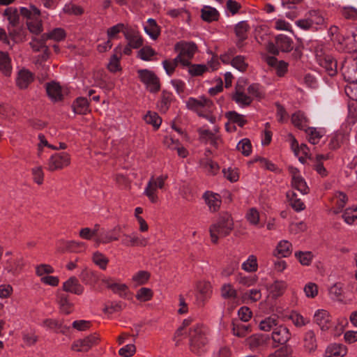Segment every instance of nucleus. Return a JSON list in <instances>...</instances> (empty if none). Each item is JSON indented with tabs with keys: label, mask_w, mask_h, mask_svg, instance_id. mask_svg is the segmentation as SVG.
<instances>
[{
	"label": "nucleus",
	"mask_w": 357,
	"mask_h": 357,
	"mask_svg": "<svg viewBox=\"0 0 357 357\" xmlns=\"http://www.w3.org/2000/svg\"><path fill=\"white\" fill-rule=\"evenodd\" d=\"M234 229V221L228 213H221L216 222L209 228L210 236L213 243H217L219 238L228 236Z\"/></svg>",
	"instance_id": "nucleus-1"
},
{
	"label": "nucleus",
	"mask_w": 357,
	"mask_h": 357,
	"mask_svg": "<svg viewBox=\"0 0 357 357\" xmlns=\"http://www.w3.org/2000/svg\"><path fill=\"white\" fill-rule=\"evenodd\" d=\"M190 350L198 355L206 351L208 343L206 329L200 324L192 326L189 331Z\"/></svg>",
	"instance_id": "nucleus-2"
},
{
	"label": "nucleus",
	"mask_w": 357,
	"mask_h": 357,
	"mask_svg": "<svg viewBox=\"0 0 357 357\" xmlns=\"http://www.w3.org/2000/svg\"><path fill=\"white\" fill-rule=\"evenodd\" d=\"M294 49V41L292 38L284 35L279 34L275 38V43H268L267 50L268 52L278 55L280 52H289Z\"/></svg>",
	"instance_id": "nucleus-3"
},
{
	"label": "nucleus",
	"mask_w": 357,
	"mask_h": 357,
	"mask_svg": "<svg viewBox=\"0 0 357 357\" xmlns=\"http://www.w3.org/2000/svg\"><path fill=\"white\" fill-rule=\"evenodd\" d=\"M341 71L346 81L357 82V54L350 55L344 59Z\"/></svg>",
	"instance_id": "nucleus-4"
},
{
	"label": "nucleus",
	"mask_w": 357,
	"mask_h": 357,
	"mask_svg": "<svg viewBox=\"0 0 357 357\" xmlns=\"http://www.w3.org/2000/svg\"><path fill=\"white\" fill-rule=\"evenodd\" d=\"M137 73L141 82L145 84L148 91L153 93L160 91V79L154 73L147 69H143L139 70Z\"/></svg>",
	"instance_id": "nucleus-5"
},
{
	"label": "nucleus",
	"mask_w": 357,
	"mask_h": 357,
	"mask_svg": "<svg viewBox=\"0 0 357 357\" xmlns=\"http://www.w3.org/2000/svg\"><path fill=\"white\" fill-rule=\"evenodd\" d=\"M187 107L198 114L200 116H205L204 112L211 111L213 102L201 96L199 98H189L186 102Z\"/></svg>",
	"instance_id": "nucleus-6"
},
{
	"label": "nucleus",
	"mask_w": 357,
	"mask_h": 357,
	"mask_svg": "<svg viewBox=\"0 0 357 357\" xmlns=\"http://www.w3.org/2000/svg\"><path fill=\"white\" fill-rule=\"evenodd\" d=\"M99 336L96 333L91 334L83 339H78L72 344L71 349L78 352H86L99 342Z\"/></svg>",
	"instance_id": "nucleus-7"
},
{
	"label": "nucleus",
	"mask_w": 357,
	"mask_h": 357,
	"mask_svg": "<svg viewBox=\"0 0 357 357\" xmlns=\"http://www.w3.org/2000/svg\"><path fill=\"white\" fill-rule=\"evenodd\" d=\"M70 162V155L67 153H55L49 159L47 169L51 172L61 169L69 165Z\"/></svg>",
	"instance_id": "nucleus-8"
},
{
	"label": "nucleus",
	"mask_w": 357,
	"mask_h": 357,
	"mask_svg": "<svg viewBox=\"0 0 357 357\" xmlns=\"http://www.w3.org/2000/svg\"><path fill=\"white\" fill-rule=\"evenodd\" d=\"M271 337L273 342L283 345L290 340L291 333L285 326L278 325L273 328Z\"/></svg>",
	"instance_id": "nucleus-9"
},
{
	"label": "nucleus",
	"mask_w": 357,
	"mask_h": 357,
	"mask_svg": "<svg viewBox=\"0 0 357 357\" xmlns=\"http://www.w3.org/2000/svg\"><path fill=\"white\" fill-rule=\"evenodd\" d=\"M197 50V45L193 42L181 41L175 45V50L179 52L188 61L194 56Z\"/></svg>",
	"instance_id": "nucleus-10"
},
{
	"label": "nucleus",
	"mask_w": 357,
	"mask_h": 357,
	"mask_svg": "<svg viewBox=\"0 0 357 357\" xmlns=\"http://www.w3.org/2000/svg\"><path fill=\"white\" fill-rule=\"evenodd\" d=\"M314 319L322 331H326L332 326L331 315L325 310H318L314 314Z\"/></svg>",
	"instance_id": "nucleus-11"
},
{
	"label": "nucleus",
	"mask_w": 357,
	"mask_h": 357,
	"mask_svg": "<svg viewBox=\"0 0 357 357\" xmlns=\"http://www.w3.org/2000/svg\"><path fill=\"white\" fill-rule=\"evenodd\" d=\"M120 231V228L115 227L111 230H105L101 229L100 233V237L95 238L96 246H98L100 243H109L114 241L119 240V236L116 232Z\"/></svg>",
	"instance_id": "nucleus-12"
},
{
	"label": "nucleus",
	"mask_w": 357,
	"mask_h": 357,
	"mask_svg": "<svg viewBox=\"0 0 357 357\" xmlns=\"http://www.w3.org/2000/svg\"><path fill=\"white\" fill-rule=\"evenodd\" d=\"M147 240L142 236H139L136 233H132L131 234H126L123 235V238L121 241V243L128 247H134V246H146L147 245Z\"/></svg>",
	"instance_id": "nucleus-13"
},
{
	"label": "nucleus",
	"mask_w": 357,
	"mask_h": 357,
	"mask_svg": "<svg viewBox=\"0 0 357 357\" xmlns=\"http://www.w3.org/2000/svg\"><path fill=\"white\" fill-rule=\"evenodd\" d=\"M62 288L63 291L76 295L82 294L84 289V287L79 283L78 279L75 276L70 277L63 282Z\"/></svg>",
	"instance_id": "nucleus-14"
},
{
	"label": "nucleus",
	"mask_w": 357,
	"mask_h": 357,
	"mask_svg": "<svg viewBox=\"0 0 357 357\" xmlns=\"http://www.w3.org/2000/svg\"><path fill=\"white\" fill-rule=\"evenodd\" d=\"M303 344L305 351L312 354L316 351L317 348V343L314 331L308 330L304 333Z\"/></svg>",
	"instance_id": "nucleus-15"
},
{
	"label": "nucleus",
	"mask_w": 357,
	"mask_h": 357,
	"mask_svg": "<svg viewBox=\"0 0 357 357\" xmlns=\"http://www.w3.org/2000/svg\"><path fill=\"white\" fill-rule=\"evenodd\" d=\"M33 81V75L29 70L22 69L18 72L16 84L20 89H26Z\"/></svg>",
	"instance_id": "nucleus-16"
},
{
	"label": "nucleus",
	"mask_w": 357,
	"mask_h": 357,
	"mask_svg": "<svg viewBox=\"0 0 357 357\" xmlns=\"http://www.w3.org/2000/svg\"><path fill=\"white\" fill-rule=\"evenodd\" d=\"M318 63L326 70L328 75L334 76L337 74V63L331 55L326 56L324 59L318 62Z\"/></svg>",
	"instance_id": "nucleus-17"
},
{
	"label": "nucleus",
	"mask_w": 357,
	"mask_h": 357,
	"mask_svg": "<svg viewBox=\"0 0 357 357\" xmlns=\"http://www.w3.org/2000/svg\"><path fill=\"white\" fill-rule=\"evenodd\" d=\"M124 36L130 45L134 49L139 48L143 45V38L139 33L135 30L130 29L124 31Z\"/></svg>",
	"instance_id": "nucleus-18"
},
{
	"label": "nucleus",
	"mask_w": 357,
	"mask_h": 357,
	"mask_svg": "<svg viewBox=\"0 0 357 357\" xmlns=\"http://www.w3.org/2000/svg\"><path fill=\"white\" fill-rule=\"evenodd\" d=\"M121 56V45H119L114 49V54L112 55L107 65V68L110 72L116 73L121 70L119 61Z\"/></svg>",
	"instance_id": "nucleus-19"
},
{
	"label": "nucleus",
	"mask_w": 357,
	"mask_h": 357,
	"mask_svg": "<svg viewBox=\"0 0 357 357\" xmlns=\"http://www.w3.org/2000/svg\"><path fill=\"white\" fill-rule=\"evenodd\" d=\"M292 245L288 241H281L278 243L273 255L277 257H287L292 252Z\"/></svg>",
	"instance_id": "nucleus-20"
},
{
	"label": "nucleus",
	"mask_w": 357,
	"mask_h": 357,
	"mask_svg": "<svg viewBox=\"0 0 357 357\" xmlns=\"http://www.w3.org/2000/svg\"><path fill=\"white\" fill-rule=\"evenodd\" d=\"M203 197L211 211L215 212L219 209L221 204V201L219 199V195L207 191L204 194Z\"/></svg>",
	"instance_id": "nucleus-21"
},
{
	"label": "nucleus",
	"mask_w": 357,
	"mask_h": 357,
	"mask_svg": "<svg viewBox=\"0 0 357 357\" xmlns=\"http://www.w3.org/2000/svg\"><path fill=\"white\" fill-rule=\"evenodd\" d=\"M73 111L78 114H86L89 112V103L86 98L79 97L73 103Z\"/></svg>",
	"instance_id": "nucleus-22"
},
{
	"label": "nucleus",
	"mask_w": 357,
	"mask_h": 357,
	"mask_svg": "<svg viewBox=\"0 0 357 357\" xmlns=\"http://www.w3.org/2000/svg\"><path fill=\"white\" fill-rule=\"evenodd\" d=\"M144 193L152 203L158 202V188L155 186L153 176L149 179Z\"/></svg>",
	"instance_id": "nucleus-23"
},
{
	"label": "nucleus",
	"mask_w": 357,
	"mask_h": 357,
	"mask_svg": "<svg viewBox=\"0 0 357 357\" xmlns=\"http://www.w3.org/2000/svg\"><path fill=\"white\" fill-rule=\"evenodd\" d=\"M12 71L11 59L7 52L0 51V72L10 76Z\"/></svg>",
	"instance_id": "nucleus-24"
},
{
	"label": "nucleus",
	"mask_w": 357,
	"mask_h": 357,
	"mask_svg": "<svg viewBox=\"0 0 357 357\" xmlns=\"http://www.w3.org/2000/svg\"><path fill=\"white\" fill-rule=\"evenodd\" d=\"M144 31L153 40H156L160 34V28L154 19L149 18L144 26Z\"/></svg>",
	"instance_id": "nucleus-25"
},
{
	"label": "nucleus",
	"mask_w": 357,
	"mask_h": 357,
	"mask_svg": "<svg viewBox=\"0 0 357 357\" xmlns=\"http://www.w3.org/2000/svg\"><path fill=\"white\" fill-rule=\"evenodd\" d=\"M287 198L289 205L297 212L301 211L305 209V205L300 198L298 197L297 194L294 191H288L287 192Z\"/></svg>",
	"instance_id": "nucleus-26"
},
{
	"label": "nucleus",
	"mask_w": 357,
	"mask_h": 357,
	"mask_svg": "<svg viewBox=\"0 0 357 357\" xmlns=\"http://www.w3.org/2000/svg\"><path fill=\"white\" fill-rule=\"evenodd\" d=\"M47 96L53 100L58 101L62 99L61 88L56 82L47 83L46 84Z\"/></svg>",
	"instance_id": "nucleus-27"
},
{
	"label": "nucleus",
	"mask_w": 357,
	"mask_h": 357,
	"mask_svg": "<svg viewBox=\"0 0 357 357\" xmlns=\"http://www.w3.org/2000/svg\"><path fill=\"white\" fill-rule=\"evenodd\" d=\"M56 301L63 313L68 314L71 312L73 303L70 301L68 295L63 293L58 294Z\"/></svg>",
	"instance_id": "nucleus-28"
},
{
	"label": "nucleus",
	"mask_w": 357,
	"mask_h": 357,
	"mask_svg": "<svg viewBox=\"0 0 357 357\" xmlns=\"http://www.w3.org/2000/svg\"><path fill=\"white\" fill-rule=\"evenodd\" d=\"M292 186L300 191L303 195H306L309 192V188L306 182L302 176L296 173L294 174L291 181Z\"/></svg>",
	"instance_id": "nucleus-29"
},
{
	"label": "nucleus",
	"mask_w": 357,
	"mask_h": 357,
	"mask_svg": "<svg viewBox=\"0 0 357 357\" xmlns=\"http://www.w3.org/2000/svg\"><path fill=\"white\" fill-rule=\"evenodd\" d=\"M266 340L263 335L255 334L245 340L246 345H248L250 349L255 350L265 344Z\"/></svg>",
	"instance_id": "nucleus-30"
},
{
	"label": "nucleus",
	"mask_w": 357,
	"mask_h": 357,
	"mask_svg": "<svg viewBox=\"0 0 357 357\" xmlns=\"http://www.w3.org/2000/svg\"><path fill=\"white\" fill-rule=\"evenodd\" d=\"M307 119L305 116L304 113L301 111H298L294 113L291 116V123L294 126L300 130H305L307 128L306 123Z\"/></svg>",
	"instance_id": "nucleus-31"
},
{
	"label": "nucleus",
	"mask_w": 357,
	"mask_h": 357,
	"mask_svg": "<svg viewBox=\"0 0 357 357\" xmlns=\"http://www.w3.org/2000/svg\"><path fill=\"white\" fill-rule=\"evenodd\" d=\"M173 95L171 92L163 91L161 95V98L158 102V107L162 112H166L172 101Z\"/></svg>",
	"instance_id": "nucleus-32"
},
{
	"label": "nucleus",
	"mask_w": 357,
	"mask_h": 357,
	"mask_svg": "<svg viewBox=\"0 0 357 357\" xmlns=\"http://www.w3.org/2000/svg\"><path fill=\"white\" fill-rule=\"evenodd\" d=\"M24 266V261L22 258H17L13 260H8L5 269L12 274L18 273Z\"/></svg>",
	"instance_id": "nucleus-33"
},
{
	"label": "nucleus",
	"mask_w": 357,
	"mask_h": 357,
	"mask_svg": "<svg viewBox=\"0 0 357 357\" xmlns=\"http://www.w3.org/2000/svg\"><path fill=\"white\" fill-rule=\"evenodd\" d=\"M219 13L215 8L206 6L202 10V18L204 21L211 22L218 20Z\"/></svg>",
	"instance_id": "nucleus-34"
},
{
	"label": "nucleus",
	"mask_w": 357,
	"mask_h": 357,
	"mask_svg": "<svg viewBox=\"0 0 357 357\" xmlns=\"http://www.w3.org/2000/svg\"><path fill=\"white\" fill-rule=\"evenodd\" d=\"M107 288L110 289L114 294H118L121 298H126L128 293V287L125 284L107 282Z\"/></svg>",
	"instance_id": "nucleus-35"
},
{
	"label": "nucleus",
	"mask_w": 357,
	"mask_h": 357,
	"mask_svg": "<svg viewBox=\"0 0 357 357\" xmlns=\"http://www.w3.org/2000/svg\"><path fill=\"white\" fill-rule=\"evenodd\" d=\"M199 295L197 296L202 302H204L209 297L211 293V285L209 282H204L199 283L197 286Z\"/></svg>",
	"instance_id": "nucleus-36"
},
{
	"label": "nucleus",
	"mask_w": 357,
	"mask_h": 357,
	"mask_svg": "<svg viewBox=\"0 0 357 357\" xmlns=\"http://www.w3.org/2000/svg\"><path fill=\"white\" fill-rule=\"evenodd\" d=\"M249 30V25L246 22H238L235 26V33L239 42H243L247 38V32Z\"/></svg>",
	"instance_id": "nucleus-37"
},
{
	"label": "nucleus",
	"mask_w": 357,
	"mask_h": 357,
	"mask_svg": "<svg viewBox=\"0 0 357 357\" xmlns=\"http://www.w3.org/2000/svg\"><path fill=\"white\" fill-rule=\"evenodd\" d=\"M4 15L8 17L9 24L12 26H16L19 24L20 17L17 9L10 7L5 10Z\"/></svg>",
	"instance_id": "nucleus-38"
},
{
	"label": "nucleus",
	"mask_w": 357,
	"mask_h": 357,
	"mask_svg": "<svg viewBox=\"0 0 357 357\" xmlns=\"http://www.w3.org/2000/svg\"><path fill=\"white\" fill-rule=\"evenodd\" d=\"M278 319L274 317H268L259 323V327L261 331H270L278 326Z\"/></svg>",
	"instance_id": "nucleus-39"
},
{
	"label": "nucleus",
	"mask_w": 357,
	"mask_h": 357,
	"mask_svg": "<svg viewBox=\"0 0 357 357\" xmlns=\"http://www.w3.org/2000/svg\"><path fill=\"white\" fill-rule=\"evenodd\" d=\"M232 325L233 334L237 337H245L249 332L251 331L250 326L249 324L232 323Z\"/></svg>",
	"instance_id": "nucleus-40"
},
{
	"label": "nucleus",
	"mask_w": 357,
	"mask_h": 357,
	"mask_svg": "<svg viewBox=\"0 0 357 357\" xmlns=\"http://www.w3.org/2000/svg\"><path fill=\"white\" fill-rule=\"evenodd\" d=\"M305 132L308 135L309 142L312 144H318L321 138L323 137L322 132L315 128H307Z\"/></svg>",
	"instance_id": "nucleus-41"
},
{
	"label": "nucleus",
	"mask_w": 357,
	"mask_h": 357,
	"mask_svg": "<svg viewBox=\"0 0 357 357\" xmlns=\"http://www.w3.org/2000/svg\"><path fill=\"white\" fill-rule=\"evenodd\" d=\"M144 120L146 123L152 125L156 129L160 127L162 122L161 118L156 112L150 111L144 116Z\"/></svg>",
	"instance_id": "nucleus-42"
},
{
	"label": "nucleus",
	"mask_w": 357,
	"mask_h": 357,
	"mask_svg": "<svg viewBox=\"0 0 357 357\" xmlns=\"http://www.w3.org/2000/svg\"><path fill=\"white\" fill-rule=\"evenodd\" d=\"M186 67H188V73L192 77L201 76L208 70V67L204 64H192L190 62Z\"/></svg>",
	"instance_id": "nucleus-43"
},
{
	"label": "nucleus",
	"mask_w": 357,
	"mask_h": 357,
	"mask_svg": "<svg viewBox=\"0 0 357 357\" xmlns=\"http://www.w3.org/2000/svg\"><path fill=\"white\" fill-rule=\"evenodd\" d=\"M287 287L284 281H275L269 287V290L273 296H280L282 295Z\"/></svg>",
	"instance_id": "nucleus-44"
},
{
	"label": "nucleus",
	"mask_w": 357,
	"mask_h": 357,
	"mask_svg": "<svg viewBox=\"0 0 357 357\" xmlns=\"http://www.w3.org/2000/svg\"><path fill=\"white\" fill-rule=\"evenodd\" d=\"M47 40L51 39L56 41H60L66 38V32L61 28H56L47 33H44V38Z\"/></svg>",
	"instance_id": "nucleus-45"
},
{
	"label": "nucleus",
	"mask_w": 357,
	"mask_h": 357,
	"mask_svg": "<svg viewBox=\"0 0 357 357\" xmlns=\"http://www.w3.org/2000/svg\"><path fill=\"white\" fill-rule=\"evenodd\" d=\"M226 117L228 118L230 121L238 124L240 127H243L247 122L243 115L240 114L235 111L227 112Z\"/></svg>",
	"instance_id": "nucleus-46"
},
{
	"label": "nucleus",
	"mask_w": 357,
	"mask_h": 357,
	"mask_svg": "<svg viewBox=\"0 0 357 357\" xmlns=\"http://www.w3.org/2000/svg\"><path fill=\"white\" fill-rule=\"evenodd\" d=\"M199 140L203 143H208L215 135V132H218V128H215L214 132L204 128H200L197 130Z\"/></svg>",
	"instance_id": "nucleus-47"
},
{
	"label": "nucleus",
	"mask_w": 357,
	"mask_h": 357,
	"mask_svg": "<svg viewBox=\"0 0 357 357\" xmlns=\"http://www.w3.org/2000/svg\"><path fill=\"white\" fill-rule=\"evenodd\" d=\"M307 16L312 25H323L325 23V19L319 10H311L307 13Z\"/></svg>",
	"instance_id": "nucleus-48"
},
{
	"label": "nucleus",
	"mask_w": 357,
	"mask_h": 357,
	"mask_svg": "<svg viewBox=\"0 0 357 357\" xmlns=\"http://www.w3.org/2000/svg\"><path fill=\"white\" fill-rule=\"evenodd\" d=\"M233 100L239 105L243 106L250 105L252 101L250 96H247L243 92L236 91L233 96Z\"/></svg>",
	"instance_id": "nucleus-49"
},
{
	"label": "nucleus",
	"mask_w": 357,
	"mask_h": 357,
	"mask_svg": "<svg viewBox=\"0 0 357 357\" xmlns=\"http://www.w3.org/2000/svg\"><path fill=\"white\" fill-rule=\"evenodd\" d=\"M257 257L255 255H250L242 264V268L247 272H255L257 270Z\"/></svg>",
	"instance_id": "nucleus-50"
},
{
	"label": "nucleus",
	"mask_w": 357,
	"mask_h": 357,
	"mask_svg": "<svg viewBox=\"0 0 357 357\" xmlns=\"http://www.w3.org/2000/svg\"><path fill=\"white\" fill-rule=\"evenodd\" d=\"M237 149L245 156H248L252 152V145L250 139L244 138L236 146Z\"/></svg>",
	"instance_id": "nucleus-51"
},
{
	"label": "nucleus",
	"mask_w": 357,
	"mask_h": 357,
	"mask_svg": "<svg viewBox=\"0 0 357 357\" xmlns=\"http://www.w3.org/2000/svg\"><path fill=\"white\" fill-rule=\"evenodd\" d=\"M335 197L337 199L336 201V207L334 208L333 212L336 214L339 213L342 209L344 207L346 203L347 202L348 198L346 194L342 192H337L335 194Z\"/></svg>",
	"instance_id": "nucleus-52"
},
{
	"label": "nucleus",
	"mask_w": 357,
	"mask_h": 357,
	"mask_svg": "<svg viewBox=\"0 0 357 357\" xmlns=\"http://www.w3.org/2000/svg\"><path fill=\"white\" fill-rule=\"evenodd\" d=\"M126 307V303L121 301H112L109 303L104 308L105 312L112 314L114 312H120Z\"/></svg>",
	"instance_id": "nucleus-53"
},
{
	"label": "nucleus",
	"mask_w": 357,
	"mask_h": 357,
	"mask_svg": "<svg viewBox=\"0 0 357 357\" xmlns=\"http://www.w3.org/2000/svg\"><path fill=\"white\" fill-rule=\"evenodd\" d=\"M221 296L226 299L236 298L237 292L231 284H225L221 287Z\"/></svg>",
	"instance_id": "nucleus-54"
},
{
	"label": "nucleus",
	"mask_w": 357,
	"mask_h": 357,
	"mask_svg": "<svg viewBox=\"0 0 357 357\" xmlns=\"http://www.w3.org/2000/svg\"><path fill=\"white\" fill-rule=\"evenodd\" d=\"M231 65L241 72H244L248 68V63L243 56H236L231 61Z\"/></svg>",
	"instance_id": "nucleus-55"
},
{
	"label": "nucleus",
	"mask_w": 357,
	"mask_h": 357,
	"mask_svg": "<svg viewBox=\"0 0 357 357\" xmlns=\"http://www.w3.org/2000/svg\"><path fill=\"white\" fill-rule=\"evenodd\" d=\"M46 40L43 34L40 38H33L29 44L34 52L43 51L45 47H47L45 45Z\"/></svg>",
	"instance_id": "nucleus-56"
},
{
	"label": "nucleus",
	"mask_w": 357,
	"mask_h": 357,
	"mask_svg": "<svg viewBox=\"0 0 357 357\" xmlns=\"http://www.w3.org/2000/svg\"><path fill=\"white\" fill-rule=\"evenodd\" d=\"M342 216L347 224H352L357 219V207L347 208Z\"/></svg>",
	"instance_id": "nucleus-57"
},
{
	"label": "nucleus",
	"mask_w": 357,
	"mask_h": 357,
	"mask_svg": "<svg viewBox=\"0 0 357 357\" xmlns=\"http://www.w3.org/2000/svg\"><path fill=\"white\" fill-rule=\"evenodd\" d=\"M93 261L102 270L106 269L107 265L109 262V259L103 254L99 252H96L93 254Z\"/></svg>",
	"instance_id": "nucleus-58"
},
{
	"label": "nucleus",
	"mask_w": 357,
	"mask_h": 357,
	"mask_svg": "<svg viewBox=\"0 0 357 357\" xmlns=\"http://www.w3.org/2000/svg\"><path fill=\"white\" fill-rule=\"evenodd\" d=\"M248 92L250 95L261 99L264 96L263 87L259 84H252L248 88Z\"/></svg>",
	"instance_id": "nucleus-59"
},
{
	"label": "nucleus",
	"mask_w": 357,
	"mask_h": 357,
	"mask_svg": "<svg viewBox=\"0 0 357 357\" xmlns=\"http://www.w3.org/2000/svg\"><path fill=\"white\" fill-rule=\"evenodd\" d=\"M153 297L152 290L149 288L142 287L136 294V298L140 301H148Z\"/></svg>",
	"instance_id": "nucleus-60"
},
{
	"label": "nucleus",
	"mask_w": 357,
	"mask_h": 357,
	"mask_svg": "<svg viewBox=\"0 0 357 357\" xmlns=\"http://www.w3.org/2000/svg\"><path fill=\"white\" fill-rule=\"evenodd\" d=\"M150 278V273L146 271H139L132 276V281L137 284H145Z\"/></svg>",
	"instance_id": "nucleus-61"
},
{
	"label": "nucleus",
	"mask_w": 357,
	"mask_h": 357,
	"mask_svg": "<svg viewBox=\"0 0 357 357\" xmlns=\"http://www.w3.org/2000/svg\"><path fill=\"white\" fill-rule=\"evenodd\" d=\"M342 15L347 20H357V8L352 6H345L341 10Z\"/></svg>",
	"instance_id": "nucleus-62"
},
{
	"label": "nucleus",
	"mask_w": 357,
	"mask_h": 357,
	"mask_svg": "<svg viewBox=\"0 0 357 357\" xmlns=\"http://www.w3.org/2000/svg\"><path fill=\"white\" fill-rule=\"evenodd\" d=\"M155 54V50L151 47L145 46L138 52V56L144 61H149Z\"/></svg>",
	"instance_id": "nucleus-63"
},
{
	"label": "nucleus",
	"mask_w": 357,
	"mask_h": 357,
	"mask_svg": "<svg viewBox=\"0 0 357 357\" xmlns=\"http://www.w3.org/2000/svg\"><path fill=\"white\" fill-rule=\"evenodd\" d=\"M29 30L35 34H39L43 31L42 24L38 19H31L27 22Z\"/></svg>",
	"instance_id": "nucleus-64"
}]
</instances>
